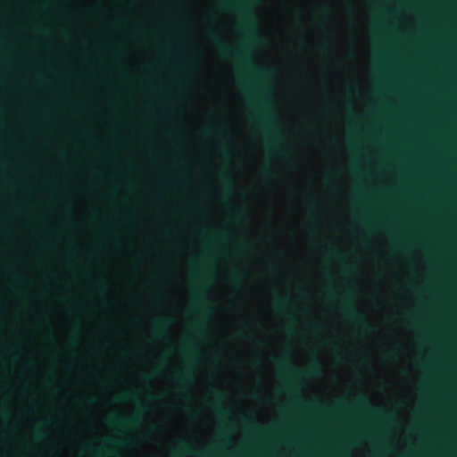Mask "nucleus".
<instances>
[{
    "label": "nucleus",
    "instance_id": "nucleus-1",
    "mask_svg": "<svg viewBox=\"0 0 457 457\" xmlns=\"http://www.w3.org/2000/svg\"><path fill=\"white\" fill-rule=\"evenodd\" d=\"M269 134L270 137V153L276 158H283L288 153L289 147L285 141L287 131L280 112L271 106L268 110Z\"/></svg>",
    "mask_w": 457,
    "mask_h": 457
},
{
    "label": "nucleus",
    "instance_id": "nucleus-2",
    "mask_svg": "<svg viewBox=\"0 0 457 457\" xmlns=\"http://www.w3.org/2000/svg\"><path fill=\"white\" fill-rule=\"evenodd\" d=\"M275 365L278 370L286 376L291 377L297 373L296 369L290 362L288 353H287L286 357L277 359L275 361Z\"/></svg>",
    "mask_w": 457,
    "mask_h": 457
},
{
    "label": "nucleus",
    "instance_id": "nucleus-3",
    "mask_svg": "<svg viewBox=\"0 0 457 457\" xmlns=\"http://www.w3.org/2000/svg\"><path fill=\"white\" fill-rule=\"evenodd\" d=\"M274 305L279 312L289 314V302L287 297L281 295L276 296L274 299Z\"/></svg>",
    "mask_w": 457,
    "mask_h": 457
},
{
    "label": "nucleus",
    "instance_id": "nucleus-4",
    "mask_svg": "<svg viewBox=\"0 0 457 457\" xmlns=\"http://www.w3.org/2000/svg\"><path fill=\"white\" fill-rule=\"evenodd\" d=\"M311 407L312 409H314L315 411L324 413V414H331L332 412H334L336 411H345L346 409V406L344 403H338L336 405L335 409H331L328 406L320 405V404L319 405H311Z\"/></svg>",
    "mask_w": 457,
    "mask_h": 457
},
{
    "label": "nucleus",
    "instance_id": "nucleus-5",
    "mask_svg": "<svg viewBox=\"0 0 457 457\" xmlns=\"http://www.w3.org/2000/svg\"><path fill=\"white\" fill-rule=\"evenodd\" d=\"M344 311H345V316L348 319H350L352 320H354V321H356L358 323H361V324L363 323V320L361 318L357 309L353 304L345 305Z\"/></svg>",
    "mask_w": 457,
    "mask_h": 457
},
{
    "label": "nucleus",
    "instance_id": "nucleus-6",
    "mask_svg": "<svg viewBox=\"0 0 457 457\" xmlns=\"http://www.w3.org/2000/svg\"><path fill=\"white\" fill-rule=\"evenodd\" d=\"M285 385L287 387V391L293 396L295 403L298 404H303L304 402L299 396L297 387H295L290 381H287Z\"/></svg>",
    "mask_w": 457,
    "mask_h": 457
},
{
    "label": "nucleus",
    "instance_id": "nucleus-7",
    "mask_svg": "<svg viewBox=\"0 0 457 457\" xmlns=\"http://www.w3.org/2000/svg\"><path fill=\"white\" fill-rule=\"evenodd\" d=\"M354 405L359 408V409H361V410H365V411H372L374 413H378V410L377 409H374L372 408L369 402L367 401L366 398L364 397H360L359 399H357L355 402H354Z\"/></svg>",
    "mask_w": 457,
    "mask_h": 457
},
{
    "label": "nucleus",
    "instance_id": "nucleus-8",
    "mask_svg": "<svg viewBox=\"0 0 457 457\" xmlns=\"http://www.w3.org/2000/svg\"><path fill=\"white\" fill-rule=\"evenodd\" d=\"M326 255L330 259L339 260L341 258L338 252L331 245L326 248Z\"/></svg>",
    "mask_w": 457,
    "mask_h": 457
},
{
    "label": "nucleus",
    "instance_id": "nucleus-9",
    "mask_svg": "<svg viewBox=\"0 0 457 457\" xmlns=\"http://www.w3.org/2000/svg\"><path fill=\"white\" fill-rule=\"evenodd\" d=\"M270 96H275L274 77L277 74V70L271 69L270 71Z\"/></svg>",
    "mask_w": 457,
    "mask_h": 457
},
{
    "label": "nucleus",
    "instance_id": "nucleus-10",
    "mask_svg": "<svg viewBox=\"0 0 457 457\" xmlns=\"http://www.w3.org/2000/svg\"><path fill=\"white\" fill-rule=\"evenodd\" d=\"M261 396L259 395V457H261V432H262V427H261Z\"/></svg>",
    "mask_w": 457,
    "mask_h": 457
},
{
    "label": "nucleus",
    "instance_id": "nucleus-11",
    "mask_svg": "<svg viewBox=\"0 0 457 457\" xmlns=\"http://www.w3.org/2000/svg\"><path fill=\"white\" fill-rule=\"evenodd\" d=\"M347 270L348 272H351V271H353V269H352V267H351V268H347V270Z\"/></svg>",
    "mask_w": 457,
    "mask_h": 457
},
{
    "label": "nucleus",
    "instance_id": "nucleus-12",
    "mask_svg": "<svg viewBox=\"0 0 457 457\" xmlns=\"http://www.w3.org/2000/svg\"><path fill=\"white\" fill-rule=\"evenodd\" d=\"M345 301H346V302H349V301H350V297H346V298H345Z\"/></svg>",
    "mask_w": 457,
    "mask_h": 457
},
{
    "label": "nucleus",
    "instance_id": "nucleus-13",
    "mask_svg": "<svg viewBox=\"0 0 457 457\" xmlns=\"http://www.w3.org/2000/svg\"><path fill=\"white\" fill-rule=\"evenodd\" d=\"M290 330H291V329H290L289 328H286V331H287V332H289Z\"/></svg>",
    "mask_w": 457,
    "mask_h": 457
},
{
    "label": "nucleus",
    "instance_id": "nucleus-14",
    "mask_svg": "<svg viewBox=\"0 0 457 457\" xmlns=\"http://www.w3.org/2000/svg\"><path fill=\"white\" fill-rule=\"evenodd\" d=\"M277 457H279V456H277Z\"/></svg>",
    "mask_w": 457,
    "mask_h": 457
}]
</instances>
